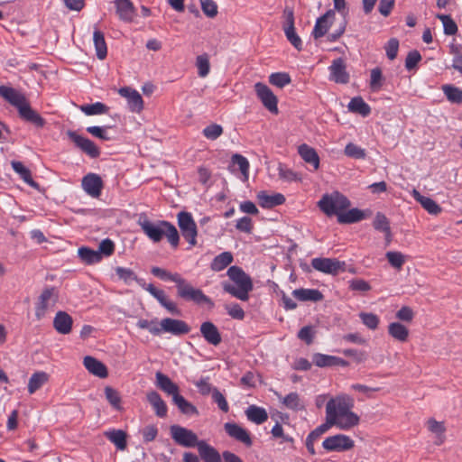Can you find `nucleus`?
<instances>
[{
    "instance_id": "obj_35",
    "label": "nucleus",
    "mask_w": 462,
    "mask_h": 462,
    "mask_svg": "<svg viewBox=\"0 0 462 462\" xmlns=\"http://www.w3.org/2000/svg\"><path fill=\"white\" fill-rule=\"evenodd\" d=\"M347 108L350 112L359 114L365 117L370 115L371 107L361 97H355L351 98L347 105Z\"/></svg>"
},
{
    "instance_id": "obj_11",
    "label": "nucleus",
    "mask_w": 462,
    "mask_h": 462,
    "mask_svg": "<svg viewBox=\"0 0 462 462\" xmlns=\"http://www.w3.org/2000/svg\"><path fill=\"white\" fill-rule=\"evenodd\" d=\"M312 267L321 273L336 275L346 270V263L333 258L317 257L311 260Z\"/></svg>"
},
{
    "instance_id": "obj_32",
    "label": "nucleus",
    "mask_w": 462,
    "mask_h": 462,
    "mask_svg": "<svg viewBox=\"0 0 462 462\" xmlns=\"http://www.w3.org/2000/svg\"><path fill=\"white\" fill-rule=\"evenodd\" d=\"M147 401L152 406L158 417L164 418L167 415V405L157 392L152 391L148 393Z\"/></svg>"
},
{
    "instance_id": "obj_59",
    "label": "nucleus",
    "mask_w": 462,
    "mask_h": 462,
    "mask_svg": "<svg viewBox=\"0 0 462 462\" xmlns=\"http://www.w3.org/2000/svg\"><path fill=\"white\" fill-rule=\"evenodd\" d=\"M385 256L389 263L398 270H400L403 263H405V255L402 254L401 252L389 251L386 253Z\"/></svg>"
},
{
    "instance_id": "obj_29",
    "label": "nucleus",
    "mask_w": 462,
    "mask_h": 462,
    "mask_svg": "<svg viewBox=\"0 0 462 462\" xmlns=\"http://www.w3.org/2000/svg\"><path fill=\"white\" fill-rule=\"evenodd\" d=\"M198 451L199 457L204 462H222V458L218 451L205 440H200Z\"/></svg>"
},
{
    "instance_id": "obj_23",
    "label": "nucleus",
    "mask_w": 462,
    "mask_h": 462,
    "mask_svg": "<svg viewBox=\"0 0 462 462\" xmlns=\"http://www.w3.org/2000/svg\"><path fill=\"white\" fill-rule=\"evenodd\" d=\"M83 365L88 373L97 377L106 378L108 375L106 366L101 361L93 356H85L83 359Z\"/></svg>"
},
{
    "instance_id": "obj_6",
    "label": "nucleus",
    "mask_w": 462,
    "mask_h": 462,
    "mask_svg": "<svg viewBox=\"0 0 462 462\" xmlns=\"http://www.w3.org/2000/svg\"><path fill=\"white\" fill-rule=\"evenodd\" d=\"M178 295L183 300H191L197 304H206L209 308L215 306L213 300L208 297L200 289H197L181 278L176 285Z\"/></svg>"
},
{
    "instance_id": "obj_28",
    "label": "nucleus",
    "mask_w": 462,
    "mask_h": 462,
    "mask_svg": "<svg viewBox=\"0 0 462 462\" xmlns=\"http://www.w3.org/2000/svg\"><path fill=\"white\" fill-rule=\"evenodd\" d=\"M298 152L306 163L313 167L314 171L319 168V156L314 148L303 143L298 147Z\"/></svg>"
},
{
    "instance_id": "obj_17",
    "label": "nucleus",
    "mask_w": 462,
    "mask_h": 462,
    "mask_svg": "<svg viewBox=\"0 0 462 462\" xmlns=\"http://www.w3.org/2000/svg\"><path fill=\"white\" fill-rule=\"evenodd\" d=\"M81 186L88 195L97 198L101 194L103 181L97 174L88 173L83 177Z\"/></svg>"
},
{
    "instance_id": "obj_64",
    "label": "nucleus",
    "mask_w": 462,
    "mask_h": 462,
    "mask_svg": "<svg viewBox=\"0 0 462 462\" xmlns=\"http://www.w3.org/2000/svg\"><path fill=\"white\" fill-rule=\"evenodd\" d=\"M203 13L209 18L217 14V5L213 0H199Z\"/></svg>"
},
{
    "instance_id": "obj_54",
    "label": "nucleus",
    "mask_w": 462,
    "mask_h": 462,
    "mask_svg": "<svg viewBox=\"0 0 462 462\" xmlns=\"http://www.w3.org/2000/svg\"><path fill=\"white\" fill-rule=\"evenodd\" d=\"M291 77L286 72H276L272 73L269 76V82L280 88H282L283 87L289 85L291 83Z\"/></svg>"
},
{
    "instance_id": "obj_49",
    "label": "nucleus",
    "mask_w": 462,
    "mask_h": 462,
    "mask_svg": "<svg viewBox=\"0 0 462 462\" xmlns=\"http://www.w3.org/2000/svg\"><path fill=\"white\" fill-rule=\"evenodd\" d=\"M443 93L451 103H462V89L452 85L442 86Z\"/></svg>"
},
{
    "instance_id": "obj_40",
    "label": "nucleus",
    "mask_w": 462,
    "mask_h": 462,
    "mask_svg": "<svg viewBox=\"0 0 462 462\" xmlns=\"http://www.w3.org/2000/svg\"><path fill=\"white\" fill-rule=\"evenodd\" d=\"M365 217L364 211L358 208H351L346 212L338 214L337 221L341 224H351L363 220Z\"/></svg>"
},
{
    "instance_id": "obj_31",
    "label": "nucleus",
    "mask_w": 462,
    "mask_h": 462,
    "mask_svg": "<svg viewBox=\"0 0 462 462\" xmlns=\"http://www.w3.org/2000/svg\"><path fill=\"white\" fill-rule=\"evenodd\" d=\"M411 195L430 214L438 215L441 212V208L432 199L422 196L417 189H413Z\"/></svg>"
},
{
    "instance_id": "obj_63",
    "label": "nucleus",
    "mask_w": 462,
    "mask_h": 462,
    "mask_svg": "<svg viewBox=\"0 0 462 462\" xmlns=\"http://www.w3.org/2000/svg\"><path fill=\"white\" fill-rule=\"evenodd\" d=\"M312 360L319 367L333 366L334 356L317 353L313 356Z\"/></svg>"
},
{
    "instance_id": "obj_42",
    "label": "nucleus",
    "mask_w": 462,
    "mask_h": 462,
    "mask_svg": "<svg viewBox=\"0 0 462 462\" xmlns=\"http://www.w3.org/2000/svg\"><path fill=\"white\" fill-rule=\"evenodd\" d=\"M373 226H374V229L384 233L385 239H386L387 243L391 242L392 234H391L390 223H389L387 217L383 214L377 213L375 215Z\"/></svg>"
},
{
    "instance_id": "obj_14",
    "label": "nucleus",
    "mask_w": 462,
    "mask_h": 462,
    "mask_svg": "<svg viewBox=\"0 0 462 462\" xmlns=\"http://www.w3.org/2000/svg\"><path fill=\"white\" fill-rule=\"evenodd\" d=\"M159 330L160 335L164 332L171 333L175 336H180L189 333L190 328L183 320L165 318L159 322Z\"/></svg>"
},
{
    "instance_id": "obj_36",
    "label": "nucleus",
    "mask_w": 462,
    "mask_h": 462,
    "mask_svg": "<svg viewBox=\"0 0 462 462\" xmlns=\"http://www.w3.org/2000/svg\"><path fill=\"white\" fill-rule=\"evenodd\" d=\"M50 375L43 371L35 372L32 374L28 382V392L30 394L34 393L43 384L49 381Z\"/></svg>"
},
{
    "instance_id": "obj_37",
    "label": "nucleus",
    "mask_w": 462,
    "mask_h": 462,
    "mask_svg": "<svg viewBox=\"0 0 462 462\" xmlns=\"http://www.w3.org/2000/svg\"><path fill=\"white\" fill-rule=\"evenodd\" d=\"M105 436L119 450H125L126 448V433L122 430H111L105 432Z\"/></svg>"
},
{
    "instance_id": "obj_58",
    "label": "nucleus",
    "mask_w": 462,
    "mask_h": 462,
    "mask_svg": "<svg viewBox=\"0 0 462 462\" xmlns=\"http://www.w3.org/2000/svg\"><path fill=\"white\" fill-rule=\"evenodd\" d=\"M196 66L199 76L201 78L207 77L210 69L208 56L207 54L199 55L196 60Z\"/></svg>"
},
{
    "instance_id": "obj_24",
    "label": "nucleus",
    "mask_w": 462,
    "mask_h": 462,
    "mask_svg": "<svg viewBox=\"0 0 462 462\" xmlns=\"http://www.w3.org/2000/svg\"><path fill=\"white\" fill-rule=\"evenodd\" d=\"M200 333L204 339L210 345L217 346L222 340L217 328L210 321H205L200 325Z\"/></svg>"
},
{
    "instance_id": "obj_10",
    "label": "nucleus",
    "mask_w": 462,
    "mask_h": 462,
    "mask_svg": "<svg viewBox=\"0 0 462 462\" xmlns=\"http://www.w3.org/2000/svg\"><path fill=\"white\" fill-rule=\"evenodd\" d=\"M254 90L263 106L272 114H278V99L271 88L262 82H257L254 84Z\"/></svg>"
},
{
    "instance_id": "obj_34",
    "label": "nucleus",
    "mask_w": 462,
    "mask_h": 462,
    "mask_svg": "<svg viewBox=\"0 0 462 462\" xmlns=\"http://www.w3.org/2000/svg\"><path fill=\"white\" fill-rule=\"evenodd\" d=\"M245 415L248 420L260 425L267 420L268 414L264 408L256 406V405H250L245 410Z\"/></svg>"
},
{
    "instance_id": "obj_41",
    "label": "nucleus",
    "mask_w": 462,
    "mask_h": 462,
    "mask_svg": "<svg viewBox=\"0 0 462 462\" xmlns=\"http://www.w3.org/2000/svg\"><path fill=\"white\" fill-rule=\"evenodd\" d=\"M93 42L96 49L97 57L99 60H104L107 54V48L104 33L99 30L96 29L93 32Z\"/></svg>"
},
{
    "instance_id": "obj_27",
    "label": "nucleus",
    "mask_w": 462,
    "mask_h": 462,
    "mask_svg": "<svg viewBox=\"0 0 462 462\" xmlns=\"http://www.w3.org/2000/svg\"><path fill=\"white\" fill-rule=\"evenodd\" d=\"M156 385L168 395L172 397V401L175 396H179V386L173 383L167 375L161 372H157L155 374Z\"/></svg>"
},
{
    "instance_id": "obj_1",
    "label": "nucleus",
    "mask_w": 462,
    "mask_h": 462,
    "mask_svg": "<svg viewBox=\"0 0 462 462\" xmlns=\"http://www.w3.org/2000/svg\"><path fill=\"white\" fill-rule=\"evenodd\" d=\"M354 400L347 394L330 397L326 405V419L340 430H349L357 426L359 416L352 409Z\"/></svg>"
},
{
    "instance_id": "obj_61",
    "label": "nucleus",
    "mask_w": 462,
    "mask_h": 462,
    "mask_svg": "<svg viewBox=\"0 0 462 462\" xmlns=\"http://www.w3.org/2000/svg\"><path fill=\"white\" fill-rule=\"evenodd\" d=\"M283 31L287 40L291 43V45L298 51H300L302 49V41L297 34L295 27L284 28Z\"/></svg>"
},
{
    "instance_id": "obj_4",
    "label": "nucleus",
    "mask_w": 462,
    "mask_h": 462,
    "mask_svg": "<svg viewBox=\"0 0 462 462\" xmlns=\"http://www.w3.org/2000/svg\"><path fill=\"white\" fill-rule=\"evenodd\" d=\"M139 226L153 243L160 242L165 236L173 247L178 246L180 236L177 228L171 223L168 221L152 222L144 218L139 220Z\"/></svg>"
},
{
    "instance_id": "obj_21",
    "label": "nucleus",
    "mask_w": 462,
    "mask_h": 462,
    "mask_svg": "<svg viewBox=\"0 0 462 462\" xmlns=\"http://www.w3.org/2000/svg\"><path fill=\"white\" fill-rule=\"evenodd\" d=\"M427 428L431 434L433 443L437 446L442 445L446 440V427L443 421H438L430 418L427 421Z\"/></svg>"
},
{
    "instance_id": "obj_53",
    "label": "nucleus",
    "mask_w": 462,
    "mask_h": 462,
    "mask_svg": "<svg viewBox=\"0 0 462 462\" xmlns=\"http://www.w3.org/2000/svg\"><path fill=\"white\" fill-rule=\"evenodd\" d=\"M278 174L280 179L287 182L300 181L301 176L300 173L289 169L283 164H279Z\"/></svg>"
},
{
    "instance_id": "obj_2",
    "label": "nucleus",
    "mask_w": 462,
    "mask_h": 462,
    "mask_svg": "<svg viewBox=\"0 0 462 462\" xmlns=\"http://www.w3.org/2000/svg\"><path fill=\"white\" fill-rule=\"evenodd\" d=\"M0 96L14 106L17 110L20 117L28 123H31L37 128H42L46 121L41 115L33 110L23 94L16 89L0 86Z\"/></svg>"
},
{
    "instance_id": "obj_5",
    "label": "nucleus",
    "mask_w": 462,
    "mask_h": 462,
    "mask_svg": "<svg viewBox=\"0 0 462 462\" xmlns=\"http://www.w3.org/2000/svg\"><path fill=\"white\" fill-rule=\"evenodd\" d=\"M319 209L327 216L341 214L350 206L348 199L338 191L324 194L318 202Z\"/></svg>"
},
{
    "instance_id": "obj_33",
    "label": "nucleus",
    "mask_w": 462,
    "mask_h": 462,
    "mask_svg": "<svg viewBox=\"0 0 462 462\" xmlns=\"http://www.w3.org/2000/svg\"><path fill=\"white\" fill-rule=\"evenodd\" d=\"M292 295L300 301L317 302L323 299V294L317 289H296Z\"/></svg>"
},
{
    "instance_id": "obj_7",
    "label": "nucleus",
    "mask_w": 462,
    "mask_h": 462,
    "mask_svg": "<svg viewBox=\"0 0 462 462\" xmlns=\"http://www.w3.org/2000/svg\"><path fill=\"white\" fill-rule=\"evenodd\" d=\"M177 220L182 236L190 246L196 245L198 228L192 215L187 211H180L177 215Z\"/></svg>"
},
{
    "instance_id": "obj_50",
    "label": "nucleus",
    "mask_w": 462,
    "mask_h": 462,
    "mask_svg": "<svg viewBox=\"0 0 462 462\" xmlns=\"http://www.w3.org/2000/svg\"><path fill=\"white\" fill-rule=\"evenodd\" d=\"M383 76L380 68H374L370 72V82L369 86L372 91H379L383 85Z\"/></svg>"
},
{
    "instance_id": "obj_48",
    "label": "nucleus",
    "mask_w": 462,
    "mask_h": 462,
    "mask_svg": "<svg viewBox=\"0 0 462 462\" xmlns=\"http://www.w3.org/2000/svg\"><path fill=\"white\" fill-rule=\"evenodd\" d=\"M151 273L158 277L159 279L162 281H171L176 283V285L180 282V279L182 278L180 274L177 273H170L165 269L160 268V267H152L151 270Z\"/></svg>"
},
{
    "instance_id": "obj_16",
    "label": "nucleus",
    "mask_w": 462,
    "mask_h": 462,
    "mask_svg": "<svg viewBox=\"0 0 462 462\" xmlns=\"http://www.w3.org/2000/svg\"><path fill=\"white\" fill-rule=\"evenodd\" d=\"M280 402L288 410L298 412L306 409V403L303 398L296 392H291L282 396L278 392L274 393Z\"/></svg>"
},
{
    "instance_id": "obj_3",
    "label": "nucleus",
    "mask_w": 462,
    "mask_h": 462,
    "mask_svg": "<svg viewBox=\"0 0 462 462\" xmlns=\"http://www.w3.org/2000/svg\"><path fill=\"white\" fill-rule=\"evenodd\" d=\"M226 274L234 283L223 282L224 291L240 300L246 301L254 288L251 277L242 268L236 265L229 267Z\"/></svg>"
},
{
    "instance_id": "obj_18",
    "label": "nucleus",
    "mask_w": 462,
    "mask_h": 462,
    "mask_svg": "<svg viewBox=\"0 0 462 462\" xmlns=\"http://www.w3.org/2000/svg\"><path fill=\"white\" fill-rule=\"evenodd\" d=\"M328 69L330 73L329 79L336 83L346 84L349 81V75L341 58L334 60Z\"/></svg>"
},
{
    "instance_id": "obj_52",
    "label": "nucleus",
    "mask_w": 462,
    "mask_h": 462,
    "mask_svg": "<svg viewBox=\"0 0 462 462\" xmlns=\"http://www.w3.org/2000/svg\"><path fill=\"white\" fill-rule=\"evenodd\" d=\"M436 17L441 21L446 35H454L457 32V26L450 15L438 14Z\"/></svg>"
},
{
    "instance_id": "obj_9",
    "label": "nucleus",
    "mask_w": 462,
    "mask_h": 462,
    "mask_svg": "<svg viewBox=\"0 0 462 462\" xmlns=\"http://www.w3.org/2000/svg\"><path fill=\"white\" fill-rule=\"evenodd\" d=\"M355 447V441L347 435L336 434L327 437L322 442V448L328 452H345Z\"/></svg>"
},
{
    "instance_id": "obj_39",
    "label": "nucleus",
    "mask_w": 462,
    "mask_h": 462,
    "mask_svg": "<svg viewBox=\"0 0 462 462\" xmlns=\"http://www.w3.org/2000/svg\"><path fill=\"white\" fill-rule=\"evenodd\" d=\"M234 260L230 252H223L217 255L210 263V268L214 272H220L226 268Z\"/></svg>"
},
{
    "instance_id": "obj_19",
    "label": "nucleus",
    "mask_w": 462,
    "mask_h": 462,
    "mask_svg": "<svg viewBox=\"0 0 462 462\" xmlns=\"http://www.w3.org/2000/svg\"><path fill=\"white\" fill-rule=\"evenodd\" d=\"M224 428L229 437L242 442L247 447L252 445V439L248 431L240 425L234 422H226Z\"/></svg>"
},
{
    "instance_id": "obj_56",
    "label": "nucleus",
    "mask_w": 462,
    "mask_h": 462,
    "mask_svg": "<svg viewBox=\"0 0 462 462\" xmlns=\"http://www.w3.org/2000/svg\"><path fill=\"white\" fill-rule=\"evenodd\" d=\"M136 326L141 329H147L151 334L154 336L160 335L159 322L157 319L151 320L140 319L137 321Z\"/></svg>"
},
{
    "instance_id": "obj_12",
    "label": "nucleus",
    "mask_w": 462,
    "mask_h": 462,
    "mask_svg": "<svg viewBox=\"0 0 462 462\" xmlns=\"http://www.w3.org/2000/svg\"><path fill=\"white\" fill-rule=\"evenodd\" d=\"M57 298L54 288H47L43 290L38 299L35 308V316L38 319H42L46 315L47 311L55 306Z\"/></svg>"
},
{
    "instance_id": "obj_43",
    "label": "nucleus",
    "mask_w": 462,
    "mask_h": 462,
    "mask_svg": "<svg viewBox=\"0 0 462 462\" xmlns=\"http://www.w3.org/2000/svg\"><path fill=\"white\" fill-rule=\"evenodd\" d=\"M104 393L106 401L114 410L118 411L123 410L122 397L116 389L111 386H106L104 389Z\"/></svg>"
},
{
    "instance_id": "obj_55",
    "label": "nucleus",
    "mask_w": 462,
    "mask_h": 462,
    "mask_svg": "<svg viewBox=\"0 0 462 462\" xmlns=\"http://www.w3.org/2000/svg\"><path fill=\"white\" fill-rule=\"evenodd\" d=\"M345 154L353 159H365V150L354 143H348L345 147Z\"/></svg>"
},
{
    "instance_id": "obj_51",
    "label": "nucleus",
    "mask_w": 462,
    "mask_h": 462,
    "mask_svg": "<svg viewBox=\"0 0 462 462\" xmlns=\"http://www.w3.org/2000/svg\"><path fill=\"white\" fill-rule=\"evenodd\" d=\"M79 108L86 116L102 115L108 111V107L101 102L82 105Z\"/></svg>"
},
{
    "instance_id": "obj_8",
    "label": "nucleus",
    "mask_w": 462,
    "mask_h": 462,
    "mask_svg": "<svg viewBox=\"0 0 462 462\" xmlns=\"http://www.w3.org/2000/svg\"><path fill=\"white\" fill-rule=\"evenodd\" d=\"M170 433L171 439L180 446L185 448L199 447L200 440L191 430L180 425H171L170 427Z\"/></svg>"
},
{
    "instance_id": "obj_30",
    "label": "nucleus",
    "mask_w": 462,
    "mask_h": 462,
    "mask_svg": "<svg viewBox=\"0 0 462 462\" xmlns=\"http://www.w3.org/2000/svg\"><path fill=\"white\" fill-rule=\"evenodd\" d=\"M116 273L117 277L124 282L126 285H132L133 282H136L138 285H140L142 288L144 287L145 282L143 279L138 278L135 273L125 267H116Z\"/></svg>"
},
{
    "instance_id": "obj_25",
    "label": "nucleus",
    "mask_w": 462,
    "mask_h": 462,
    "mask_svg": "<svg viewBox=\"0 0 462 462\" xmlns=\"http://www.w3.org/2000/svg\"><path fill=\"white\" fill-rule=\"evenodd\" d=\"M114 3L120 20L132 22L135 15V8L131 0H115Z\"/></svg>"
},
{
    "instance_id": "obj_15",
    "label": "nucleus",
    "mask_w": 462,
    "mask_h": 462,
    "mask_svg": "<svg viewBox=\"0 0 462 462\" xmlns=\"http://www.w3.org/2000/svg\"><path fill=\"white\" fill-rule=\"evenodd\" d=\"M118 93L127 100L128 108L131 112L140 113L143 109V100L137 90L124 87L119 88Z\"/></svg>"
},
{
    "instance_id": "obj_60",
    "label": "nucleus",
    "mask_w": 462,
    "mask_h": 462,
    "mask_svg": "<svg viewBox=\"0 0 462 462\" xmlns=\"http://www.w3.org/2000/svg\"><path fill=\"white\" fill-rule=\"evenodd\" d=\"M202 133L207 139L216 140L223 134V127L217 124H211L206 126Z\"/></svg>"
},
{
    "instance_id": "obj_44",
    "label": "nucleus",
    "mask_w": 462,
    "mask_h": 462,
    "mask_svg": "<svg viewBox=\"0 0 462 462\" xmlns=\"http://www.w3.org/2000/svg\"><path fill=\"white\" fill-rule=\"evenodd\" d=\"M173 403L178 407L180 411L189 416H198L199 414V410L191 402L187 401L182 395L175 396L172 401Z\"/></svg>"
},
{
    "instance_id": "obj_46",
    "label": "nucleus",
    "mask_w": 462,
    "mask_h": 462,
    "mask_svg": "<svg viewBox=\"0 0 462 462\" xmlns=\"http://www.w3.org/2000/svg\"><path fill=\"white\" fill-rule=\"evenodd\" d=\"M13 170L19 174L21 179L26 182L28 185L32 187H35L36 183L33 181L32 178V174L29 169H27L21 162L13 161L12 162Z\"/></svg>"
},
{
    "instance_id": "obj_26",
    "label": "nucleus",
    "mask_w": 462,
    "mask_h": 462,
    "mask_svg": "<svg viewBox=\"0 0 462 462\" xmlns=\"http://www.w3.org/2000/svg\"><path fill=\"white\" fill-rule=\"evenodd\" d=\"M73 319L65 311H58L53 319V327L56 331L62 335L70 333L72 329Z\"/></svg>"
},
{
    "instance_id": "obj_57",
    "label": "nucleus",
    "mask_w": 462,
    "mask_h": 462,
    "mask_svg": "<svg viewBox=\"0 0 462 462\" xmlns=\"http://www.w3.org/2000/svg\"><path fill=\"white\" fill-rule=\"evenodd\" d=\"M359 318L363 324L372 330L376 329L380 322L379 317L371 312H360Z\"/></svg>"
},
{
    "instance_id": "obj_38",
    "label": "nucleus",
    "mask_w": 462,
    "mask_h": 462,
    "mask_svg": "<svg viewBox=\"0 0 462 462\" xmlns=\"http://www.w3.org/2000/svg\"><path fill=\"white\" fill-rule=\"evenodd\" d=\"M79 259L86 264H95L102 260L97 250H93L87 246L79 247L78 250Z\"/></svg>"
},
{
    "instance_id": "obj_22",
    "label": "nucleus",
    "mask_w": 462,
    "mask_h": 462,
    "mask_svg": "<svg viewBox=\"0 0 462 462\" xmlns=\"http://www.w3.org/2000/svg\"><path fill=\"white\" fill-rule=\"evenodd\" d=\"M334 18V10H328L325 14L318 18L312 31V35L314 38L318 39L324 36L332 24Z\"/></svg>"
},
{
    "instance_id": "obj_13",
    "label": "nucleus",
    "mask_w": 462,
    "mask_h": 462,
    "mask_svg": "<svg viewBox=\"0 0 462 462\" xmlns=\"http://www.w3.org/2000/svg\"><path fill=\"white\" fill-rule=\"evenodd\" d=\"M69 138L79 148L82 152L91 158H97L100 154V150L90 139L78 134L76 132L69 130L67 132Z\"/></svg>"
},
{
    "instance_id": "obj_62",
    "label": "nucleus",
    "mask_w": 462,
    "mask_h": 462,
    "mask_svg": "<svg viewBox=\"0 0 462 462\" xmlns=\"http://www.w3.org/2000/svg\"><path fill=\"white\" fill-rule=\"evenodd\" d=\"M110 126H88L87 127V132L93 136L99 138L103 141H108L111 137L107 134V130Z\"/></svg>"
},
{
    "instance_id": "obj_20",
    "label": "nucleus",
    "mask_w": 462,
    "mask_h": 462,
    "mask_svg": "<svg viewBox=\"0 0 462 462\" xmlns=\"http://www.w3.org/2000/svg\"><path fill=\"white\" fill-rule=\"evenodd\" d=\"M256 199L263 208H273L285 202V197L282 193H268L264 190L259 191Z\"/></svg>"
},
{
    "instance_id": "obj_47",
    "label": "nucleus",
    "mask_w": 462,
    "mask_h": 462,
    "mask_svg": "<svg viewBox=\"0 0 462 462\" xmlns=\"http://www.w3.org/2000/svg\"><path fill=\"white\" fill-rule=\"evenodd\" d=\"M233 167H237L244 177V180H247L249 177V162L241 154H234L232 156Z\"/></svg>"
},
{
    "instance_id": "obj_45",
    "label": "nucleus",
    "mask_w": 462,
    "mask_h": 462,
    "mask_svg": "<svg viewBox=\"0 0 462 462\" xmlns=\"http://www.w3.org/2000/svg\"><path fill=\"white\" fill-rule=\"evenodd\" d=\"M388 333L394 339L405 342L409 336L408 328L399 322L390 323L388 326Z\"/></svg>"
}]
</instances>
